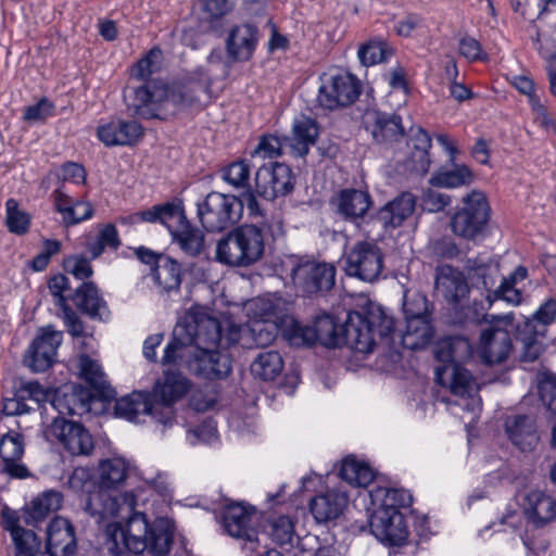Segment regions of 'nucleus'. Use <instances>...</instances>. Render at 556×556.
Returning <instances> with one entry per match:
<instances>
[{
	"label": "nucleus",
	"mask_w": 556,
	"mask_h": 556,
	"mask_svg": "<svg viewBox=\"0 0 556 556\" xmlns=\"http://www.w3.org/2000/svg\"><path fill=\"white\" fill-rule=\"evenodd\" d=\"M127 478V466L122 458L101 462L97 488L89 493L86 511L101 522L106 518L126 520L106 525L105 547L112 556H123L128 551L134 554L148 552L151 556H166L174 543V531L167 519L161 518L150 523L144 514L135 511L136 497L131 492H119Z\"/></svg>",
	"instance_id": "f257e3e1"
},
{
	"label": "nucleus",
	"mask_w": 556,
	"mask_h": 556,
	"mask_svg": "<svg viewBox=\"0 0 556 556\" xmlns=\"http://www.w3.org/2000/svg\"><path fill=\"white\" fill-rule=\"evenodd\" d=\"M314 328L318 342L327 348L346 344L352 350L368 354L377 344L376 334L381 341L389 342L394 330L393 318L380 306H370L366 314L351 312L343 326L336 324L330 315L316 317Z\"/></svg>",
	"instance_id": "f03ea898"
},
{
	"label": "nucleus",
	"mask_w": 556,
	"mask_h": 556,
	"mask_svg": "<svg viewBox=\"0 0 556 556\" xmlns=\"http://www.w3.org/2000/svg\"><path fill=\"white\" fill-rule=\"evenodd\" d=\"M220 323L205 313L190 314L179 320L173 331V339L166 345L162 365L177 363V353L190 354L192 351L228 348L226 334H222Z\"/></svg>",
	"instance_id": "7ed1b4c3"
},
{
	"label": "nucleus",
	"mask_w": 556,
	"mask_h": 556,
	"mask_svg": "<svg viewBox=\"0 0 556 556\" xmlns=\"http://www.w3.org/2000/svg\"><path fill=\"white\" fill-rule=\"evenodd\" d=\"M264 250L262 230L254 225H243L217 242L215 258L230 267H249L262 258Z\"/></svg>",
	"instance_id": "20e7f679"
},
{
	"label": "nucleus",
	"mask_w": 556,
	"mask_h": 556,
	"mask_svg": "<svg viewBox=\"0 0 556 556\" xmlns=\"http://www.w3.org/2000/svg\"><path fill=\"white\" fill-rule=\"evenodd\" d=\"M490 214L485 195L479 190H472L463 198L462 206L452 215L451 230L462 239L477 241L485 235Z\"/></svg>",
	"instance_id": "39448f33"
},
{
	"label": "nucleus",
	"mask_w": 556,
	"mask_h": 556,
	"mask_svg": "<svg viewBox=\"0 0 556 556\" xmlns=\"http://www.w3.org/2000/svg\"><path fill=\"white\" fill-rule=\"evenodd\" d=\"M243 211L240 198L219 192L208 193L198 203V217L207 231H223L237 224Z\"/></svg>",
	"instance_id": "423d86ee"
},
{
	"label": "nucleus",
	"mask_w": 556,
	"mask_h": 556,
	"mask_svg": "<svg viewBox=\"0 0 556 556\" xmlns=\"http://www.w3.org/2000/svg\"><path fill=\"white\" fill-rule=\"evenodd\" d=\"M435 380L446 389L469 412L480 409L481 400L478 396L480 384L476 377L460 364H446L435 369Z\"/></svg>",
	"instance_id": "0eeeda50"
},
{
	"label": "nucleus",
	"mask_w": 556,
	"mask_h": 556,
	"mask_svg": "<svg viewBox=\"0 0 556 556\" xmlns=\"http://www.w3.org/2000/svg\"><path fill=\"white\" fill-rule=\"evenodd\" d=\"M189 388L190 382L181 372L166 370L149 393L150 401L155 406V420L165 426L170 424L174 417L173 405L188 393Z\"/></svg>",
	"instance_id": "6e6552de"
},
{
	"label": "nucleus",
	"mask_w": 556,
	"mask_h": 556,
	"mask_svg": "<svg viewBox=\"0 0 556 556\" xmlns=\"http://www.w3.org/2000/svg\"><path fill=\"white\" fill-rule=\"evenodd\" d=\"M343 262L348 276L367 282L375 281L383 268V257L380 248L376 243L368 241L355 243L345 252Z\"/></svg>",
	"instance_id": "1a4fd4ad"
},
{
	"label": "nucleus",
	"mask_w": 556,
	"mask_h": 556,
	"mask_svg": "<svg viewBox=\"0 0 556 556\" xmlns=\"http://www.w3.org/2000/svg\"><path fill=\"white\" fill-rule=\"evenodd\" d=\"M292 281L301 285L307 292L329 291L334 286L336 268L331 264L303 261L290 257Z\"/></svg>",
	"instance_id": "9d476101"
},
{
	"label": "nucleus",
	"mask_w": 556,
	"mask_h": 556,
	"mask_svg": "<svg viewBox=\"0 0 556 556\" xmlns=\"http://www.w3.org/2000/svg\"><path fill=\"white\" fill-rule=\"evenodd\" d=\"M177 354L176 364H186L192 374L204 379H223L231 371L229 356L219 352L218 348Z\"/></svg>",
	"instance_id": "9b49d317"
},
{
	"label": "nucleus",
	"mask_w": 556,
	"mask_h": 556,
	"mask_svg": "<svg viewBox=\"0 0 556 556\" xmlns=\"http://www.w3.org/2000/svg\"><path fill=\"white\" fill-rule=\"evenodd\" d=\"M359 94V80L351 74H343L324 80L316 100L321 108L334 110L352 104Z\"/></svg>",
	"instance_id": "f8f14e48"
},
{
	"label": "nucleus",
	"mask_w": 556,
	"mask_h": 556,
	"mask_svg": "<svg viewBox=\"0 0 556 556\" xmlns=\"http://www.w3.org/2000/svg\"><path fill=\"white\" fill-rule=\"evenodd\" d=\"M293 187L294 177L286 164L273 162L261 166L256 172L255 192L268 201L290 193Z\"/></svg>",
	"instance_id": "ddd939ff"
},
{
	"label": "nucleus",
	"mask_w": 556,
	"mask_h": 556,
	"mask_svg": "<svg viewBox=\"0 0 556 556\" xmlns=\"http://www.w3.org/2000/svg\"><path fill=\"white\" fill-rule=\"evenodd\" d=\"M62 339V332L52 326L41 328L24 356L25 365L35 372L49 369L55 362Z\"/></svg>",
	"instance_id": "4468645a"
},
{
	"label": "nucleus",
	"mask_w": 556,
	"mask_h": 556,
	"mask_svg": "<svg viewBox=\"0 0 556 556\" xmlns=\"http://www.w3.org/2000/svg\"><path fill=\"white\" fill-rule=\"evenodd\" d=\"M46 433L48 438L62 443L73 455H89L93 450L92 437L80 424L56 417Z\"/></svg>",
	"instance_id": "2eb2a0df"
},
{
	"label": "nucleus",
	"mask_w": 556,
	"mask_h": 556,
	"mask_svg": "<svg viewBox=\"0 0 556 556\" xmlns=\"http://www.w3.org/2000/svg\"><path fill=\"white\" fill-rule=\"evenodd\" d=\"M260 520L261 515L254 507L241 503L228 505L223 514V525L227 533L249 542L258 541L256 527L260 525Z\"/></svg>",
	"instance_id": "dca6fc26"
},
{
	"label": "nucleus",
	"mask_w": 556,
	"mask_h": 556,
	"mask_svg": "<svg viewBox=\"0 0 556 556\" xmlns=\"http://www.w3.org/2000/svg\"><path fill=\"white\" fill-rule=\"evenodd\" d=\"M277 333L276 323L252 320L244 327L228 323L226 341L228 344L239 343L245 349L265 348L275 341Z\"/></svg>",
	"instance_id": "f3484780"
},
{
	"label": "nucleus",
	"mask_w": 556,
	"mask_h": 556,
	"mask_svg": "<svg viewBox=\"0 0 556 556\" xmlns=\"http://www.w3.org/2000/svg\"><path fill=\"white\" fill-rule=\"evenodd\" d=\"M371 533L389 545H402L408 535L405 520L400 510L377 508L369 521Z\"/></svg>",
	"instance_id": "a211bd4d"
},
{
	"label": "nucleus",
	"mask_w": 556,
	"mask_h": 556,
	"mask_svg": "<svg viewBox=\"0 0 556 556\" xmlns=\"http://www.w3.org/2000/svg\"><path fill=\"white\" fill-rule=\"evenodd\" d=\"M166 219L173 242L177 243L181 251L189 256H198L203 252L205 236L201 229L188 220L182 206L174 213L173 219L170 217Z\"/></svg>",
	"instance_id": "6ab92c4d"
},
{
	"label": "nucleus",
	"mask_w": 556,
	"mask_h": 556,
	"mask_svg": "<svg viewBox=\"0 0 556 556\" xmlns=\"http://www.w3.org/2000/svg\"><path fill=\"white\" fill-rule=\"evenodd\" d=\"M21 516L17 510L4 506L1 510V526L10 532L15 547V556H38L40 540L33 530L21 526Z\"/></svg>",
	"instance_id": "aec40b11"
},
{
	"label": "nucleus",
	"mask_w": 556,
	"mask_h": 556,
	"mask_svg": "<svg viewBox=\"0 0 556 556\" xmlns=\"http://www.w3.org/2000/svg\"><path fill=\"white\" fill-rule=\"evenodd\" d=\"M513 348V340L507 330L490 326L481 331L479 354L485 364L504 363L511 354Z\"/></svg>",
	"instance_id": "412c9836"
},
{
	"label": "nucleus",
	"mask_w": 556,
	"mask_h": 556,
	"mask_svg": "<svg viewBox=\"0 0 556 556\" xmlns=\"http://www.w3.org/2000/svg\"><path fill=\"white\" fill-rule=\"evenodd\" d=\"M47 551L51 556H75V528L67 519L54 517L50 521L47 529Z\"/></svg>",
	"instance_id": "4be33fe9"
},
{
	"label": "nucleus",
	"mask_w": 556,
	"mask_h": 556,
	"mask_svg": "<svg viewBox=\"0 0 556 556\" xmlns=\"http://www.w3.org/2000/svg\"><path fill=\"white\" fill-rule=\"evenodd\" d=\"M24 454V441L22 434L9 432L0 440V457L3 463V471L13 478L23 479L29 476V471L20 463Z\"/></svg>",
	"instance_id": "5701e85b"
},
{
	"label": "nucleus",
	"mask_w": 556,
	"mask_h": 556,
	"mask_svg": "<svg viewBox=\"0 0 556 556\" xmlns=\"http://www.w3.org/2000/svg\"><path fill=\"white\" fill-rule=\"evenodd\" d=\"M124 100L129 111L134 115L143 118L160 117L161 106L163 103H159V96L152 92L148 85H141L139 87H128L124 91Z\"/></svg>",
	"instance_id": "b1692460"
},
{
	"label": "nucleus",
	"mask_w": 556,
	"mask_h": 556,
	"mask_svg": "<svg viewBox=\"0 0 556 556\" xmlns=\"http://www.w3.org/2000/svg\"><path fill=\"white\" fill-rule=\"evenodd\" d=\"M105 146H131L142 136V127L136 121H111L97 130Z\"/></svg>",
	"instance_id": "393cba45"
},
{
	"label": "nucleus",
	"mask_w": 556,
	"mask_h": 556,
	"mask_svg": "<svg viewBox=\"0 0 556 556\" xmlns=\"http://www.w3.org/2000/svg\"><path fill=\"white\" fill-rule=\"evenodd\" d=\"M505 429L510 442L521 452L532 451L539 442L535 421L531 416H509Z\"/></svg>",
	"instance_id": "a878e982"
},
{
	"label": "nucleus",
	"mask_w": 556,
	"mask_h": 556,
	"mask_svg": "<svg viewBox=\"0 0 556 556\" xmlns=\"http://www.w3.org/2000/svg\"><path fill=\"white\" fill-rule=\"evenodd\" d=\"M258 41L257 28L252 24H242L231 29L227 39V52L233 61L244 62L251 59Z\"/></svg>",
	"instance_id": "bb28decb"
},
{
	"label": "nucleus",
	"mask_w": 556,
	"mask_h": 556,
	"mask_svg": "<svg viewBox=\"0 0 556 556\" xmlns=\"http://www.w3.org/2000/svg\"><path fill=\"white\" fill-rule=\"evenodd\" d=\"M62 504V494L58 491H47L35 497L21 511V522L27 526L37 527L50 514L56 511Z\"/></svg>",
	"instance_id": "cd10ccee"
},
{
	"label": "nucleus",
	"mask_w": 556,
	"mask_h": 556,
	"mask_svg": "<svg viewBox=\"0 0 556 556\" xmlns=\"http://www.w3.org/2000/svg\"><path fill=\"white\" fill-rule=\"evenodd\" d=\"M207 89V79L175 84L164 91L163 106L167 108L170 104L181 109L191 106L200 100V96L205 93Z\"/></svg>",
	"instance_id": "c85d7f7f"
},
{
	"label": "nucleus",
	"mask_w": 556,
	"mask_h": 556,
	"mask_svg": "<svg viewBox=\"0 0 556 556\" xmlns=\"http://www.w3.org/2000/svg\"><path fill=\"white\" fill-rule=\"evenodd\" d=\"M367 127L377 142H392L404 136L401 117L372 111L365 115Z\"/></svg>",
	"instance_id": "c756f323"
},
{
	"label": "nucleus",
	"mask_w": 556,
	"mask_h": 556,
	"mask_svg": "<svg viewBox=\"0 0 556 556\" xmlns=\"http://www.w3.org/2000/svg\"><path fill=\"white\" fill-rule=\"evenodd\" d=\"M415 207V195L410 192H403L381 207L377 218L384 228H396L414 213Z\"/></svg>",
	"instance_id": "7c9ffc66"
},
{
	"label": "nucleus",
	"mask_w": 556,
	"mask_h": 556,
	"mask_svg": "<svg viewBox=\"0 0 556 556\" xmlns=\"http://www.w3.org/2000/svg\"><path fill=\"white\" fill-rule=\"evenodd\" d=\"M525 513L538 528L556 518V501L542 491H531L525 498Z\"/></svg>",
	"instance_id": "2f4dec72"
},
{
	"label": "nucleus",
	"mask_w": 556,
	"mask_h": 556,
	"mask_svg": "<svg viewBox=\"0 0 556 556\" xmlns=\"http://www.w3.org/2000/svg\"><path fill=\"white\" fill-rule=\"evenodd\" d=\"M337 213L349 220H356L368 212L371 200L370 195L363 190L344 189L333 200Z\"/></svg>",
	"instance_id": "473e14b6"
},
{
	"label": "nucleus",
	"mask_w": 556,
	"mask_h": 556,
	"mask_svg": "<svg viewBox=\"0 0 556 556\" xmlns=\"http://www.w3.org/2000/svg\"><path fill=\"white\" fill-rule=\"evenodd\" d=\"M435 290L448 302H458L468 292L464 275L452 266H442L435 276Z\"/></svg>",
	"instance_id": "72a5a7b5"
},
{
	"label": "nucleus",
	"mask_w": 556,
	"mask_h": 556,
	"mask_svg": "<svg viewBox=\"0 0 556 556\" xmlns=\"http://www.w3.org/2000/svg\"><path fill=\"white\" fill-rule=\"evenodd\" d=\"M55 210L62 215L65 226L76 225L92 217L93 208L89 202L73 201L62 188L53 192Z\"/></svg>",
	"instance_id": "f704fd0d"
},
{
	"label": "nucleus",
	"mask_w": 556,
	"mask_h": 556,
	"mask_svg": "<svg viewBox=\"0 0 556 556\" xmlns=\"http://www.w3.org/2000/svg\"><path fill=\"white\" fill-rule=\"evenodd\" d=\"M318 126L309 117L296 118L292 127V137H287V146H290V153L294 156H304L308 153L309 147L316 142Z\"/></svg>",
	"instance_id": "c9c22d12"
},
{
	"label": "nucleus",
	"mask_w": 556,
	"mask_h": 556,
	"mask_svg": "<svg viewBox=\"0 0 556 556\" xmlns=\"http://www.w3.org/2000/svg\"><path fill=\"white\" fill-rule=\"evenodd\" d=\"M348 504V496L343 492L328 491L312 498L309 508L318 522L337 519Z\"/></svg>",
	"instance_id": "e433bc0d"
},
{
	"label": "nucleus",
	"mask_w": 556,
	"mask_h": 556,
	"mask_svg": "<svg viewBox=\"0 0 556 556\" xmlns=\"http://www.w3.org/2000/svg\"><path fill=\"white\" fill-rule=\"evenodd\" d=\"M154 405L147 392H132L116 401L115 415L129 421H137L140 415H151L155 419Z\"/></svg>",
	"instance_id": "4c0bfd02"
},
{
	"label": "nucleus",
	"mask_w": 556,
	"mask_h": 556,
	"mask_svg": "<svg viewBox=\"0 0 556 556\" xmlns=\"http://www.w3.org/2000/svg\"><path fill=\"white\" fill-rule=\"evenodd\" d=\"M405 321L406 327L402 334L403 346L412 351L426 348L433 338L430 318H413Z\"/></svg>",
	"instance_id": "58836bf2"
},
{
	"label": "nucleus",
	"mask_w": 556,
	"mask_h": 556,
	"mask_svg": "<svg viewBox=\"0 0 556 556\" xmlns=\"http://www.w3.org/2000/svg\"><path fill=\"white\" fill-rule=\"evenodd\" d=\"M74 304L91 317H102L106 311L105 303L99 295L93 282H83L72 296Z\"/></svg>",
	"instance_id": "ea45409f"
},
{
	"label": "nucleus",
	"mask_w": 556,
	"mask_h": 556,
	"mask_svg": "<svg viewBox=\"0 0 556 556\" xmlns=\"http://www.w3.org/2000/svg\"><path fill=\"white\" fill-rule=\"evenodd\" d=\"M251 374L264 381L275 380L283 369V361L277 351H264L252 362Z\"/></svg>",
	"instance_id": "a19ab883"
},
{
	"label": "nucleus",
	"mask_w": 556,
	"mask_h": 556,
	"mask_svg": "<svg viewBox=\"0 0 556 556\" xmlns=\"http://www.w3.org/2000/svg\"><path fill=\"white\" fill-rule=\"evenodd\" d=\"M475 175L466 165H455L450 169L437 172L429 180L430 185L440 188H458L472 184Z\"/></svg>",
	"instance_id": "79ce46f5"
},
{
	"label": "nucleus",
	"mask_w": 556,
	"mask_h": 556,
	"mask_svg": "<svg viewBox=\"0 0 556 556\" xmlns=\"http://www.w3.org/2000/svg\"><path fill=\"white\" fill-rule=\"evenodd\" d=\"M119 245L118 232L113 224L99 225L97 236L87 240V249L92 258H98L106 248L117 250Z\"/></svg>",
	"instance_id": "37998d69"
},
{
	"label": "nucleus",
	"mask_w": 556,
	"mask_h": 556,
	"mask_svg": "<svg viewBox=\"0 0 556 556\" xmlns=\"http://www.w3.org/2000/svg\"><path fill=\"white\" fill-rule=\"evenodd\" d=\"M264 533L280 546L293 545L295 536L294 522L288 516H278L269 519Z\"/></svg>",
	"instance_id": "c03bdc74"
},
{
	"label": "nucleus",
	"mask_w": 556,
	"mask_h": 556,
	"mask_svg": "<svg viewBox=\"0 0 556 556\" xmlns=\"http://www.w3.org/2000/svg\"><path fill=\"white\" fill-rule=\"evenodd\" d=\"M153 274L156 282L167 291L178 289L180 286V266L169 257L160 258L153 267Z\"/></svg>",
	"instance_id": "a18cd8bd"
},
{
	"label": "nucleus",
	"mask_w": 556,
	"mask_h": 556,
	"mask_svg": "<svg viewBox=\"0 0 556 556\" xmlns=\"http://www.w3.org/2000/svg\"><path fill=\"white\" fill-rule=\"evenodd\" d=\"M80 374L85 381L99 394L108 395L109 386L101 366L87 355L79 358Z\"/></svg>",
	"instance_id": "49530a36"
},
{
	"label": "nucleus",
	"mask_w": 556,
	"mask_h": 556,
	"mask_svg": "<svg viewBox=\"0 0 556 556\" xmlns=\"http://www.w3.org/2000/svg\"><path fill=\"white\" fill-rule=\"evenodd\" d=\"M532 321L526 323L520 331L518 341L521 344L520 359L522 362H534L542 353L543 343L538 339Z\"/></svg>",
	"instance_id": "de8ad7c7"
},
{
	"label": "nucleus",
	"mask_w": 556,
	"mask_h": 556,
	"mask_svg": "<svg viewBox=\"0 0 556 556\" xmlns=\"http://www.w3.org/2000/svg\"><path fill=\"white\" fill-rule=\"evenodd\" d=\"M5 225L10 232L25 235L30 225V215L20 207L15 199H9L5 203Z\"/></svg>",
	"instance_id": "09e8293b"
},
{
	"label": "nucleus",
	"mask_w": 556,
	"mask_h": 556,
	"mask_svg": "<svg viewBox=\"0 0 556 556\" xmlns=\"http://www.w3.org/2000/svg\"><path fill=\"white\" fill-rule=\"evenodd\" d=\"M251 309L255 315L254 320L278 323L283 316L282 303L273 299L258 298L251 302Z\"/></svg>",
	"instance_id": "8fccbe9b"
},
{
	"label": "nucleus",
	"mask_w": 556,
	"mask_h": 556,
	"mask_svg": "<svg viewBox=\"0 0 556 556\" xmlns=\"http://www.w3.org/2000/svg\"><path fill=\"white\" fill-rule=\"evenodd\" d=\"M405 320L413 318H430L427 298L419 292L406 291L403 301Z\"/></svg>",
	"instance_id": "3c124183"
},
{
	"label": "nucleus",
	"mask_w": 556,
	"mask_h": 556,
	"mask_svg": "<svg viewBox=\"0 0 556 556\" xmlns=\"http://www.w3.org/2000/svg\"><path fill=\"white\" fill-rule=\"evenodd\" d=\"M392 51L383 41H368L358 50V58L363 65L371 66L386 61Z\"/></svg>",
	"instance_id": "603ef678"
},
{
	"label": "nucleus",
	"mask_w": 556,
	"mask_h": 556,
	"mask_svg": "<svg viewBox=\"0 0 556 556\" xmlns=\"http://www.w3.org/2000/svg\"><path fill=\"white\" fill-rule=\"evenodd\" d=\"M181 204H175V203H166L163 205H155L150 210L142 211L139 213H136L130 218L134 220H143V222H160L162 223L166 228H168V222L167 217H170V219L174 218V213L180 208Z\"/></svg>",
	"instance_id": "864d4df0"
},
{
	"label": "nucleus",
	"mask_w": 556,
	"mask_h": 556,
	"mask_svg": "<svg viewBox=\"0 0 556 556\" xmlns=\"http://www.w3.org/2000/svg\"><path fill=\"white\" fill-rule=\"evenodd\" d=\"M501 278L500 268L496 264H482L472 269L471 279L480 281L481 286L488 291L486 300L492 303V291Z\"/></svg>",
	"instance_id": "5fc2aeb1"
},
{
	"label": "nucleus",
	"mask_w": 556,
	"mask_h": 556,
	"mask_svg": "<svg viewBox=\"0 0 556 556\" xmlns=\"http://www.w3.org/2000/svg\"><path fill=\"white\" fill-rule=\"evenodd\" d=\"M287 137L279 138L277 136H264L253 155H261L263 157L274 159L282 155L286 152L290 153V146H287Z\"/></svg>",
	"instance_id": "6e6d98bb"
},
{
	"label": "nucleus",
	"mask_w": 556,
	"mask_h": 556,
	"mask_svg": "<svg viewBox=\"0 0 556 556\" xmlns=\"http://www.w3.org/2000/svg\"><path fill=\"white\" fill-rule=\"evenodd\" d=\"M162 59V51L159 48H152L148 54L141 59L132 73V76L139 80H144L150 77L160 66Z\"/></svg>",
	"instance_id": "4d7b16f0"
},
{
	"label": "nucleus",
	"mask_w": 556,
	"mask_h": 556,
	"mask_svg": "<svg viewBox=\"0 0 556 556\" xmlns=\"http://www.w3.org/2000/svg\"><path fill=\"white\" fill-rule=\"evenodd\" d=\"M539 392L547 409L556 415V376L544 372L540 376Z\"/></svg>",
	"instance_id": "13d9d810"
},
{
	"label": "nucleus",
	"mask_w": 556,
	"mask_h": 556,
	"mask_svg": "<svg viewBox=\"0 0 556 556\" xmlns=\"http://www.w3.org/2000/svg\"><path fill=\"white\" fill-rule=\"evenodd\" d=\"M223 177L236 188L249 187L250 167L244 161L233 162L224 170Z\"/></svg>",
	"instance_id": "bf43d9fd"
},
{
	"label": "nucleus",
	"mask_w": 556,
	"mask_h": 556,
	"mask_svg": "<svg viewBox=\"0 0 556 556\" xmlns=\"http://www.w3.org/2000/svg\"><path fill=\"white\" fill-rule=\"evenodd\" d=\"M530 105L534 122L546 131H556V118L554 114L547 110L545 104L541 102L540 98L531 97Z\"/></svg>",
	"instance_id": "052dcab7"
},
{
	"label": "nucleus",
	"mask_w": 556,
	"mask_h": 556,
	"mask_svg": "<svg viewBox=\"0 0 556 556\" xmlns=\"http://www.w3.org/2000/svg\"><path fill=\"white\" fill-rule=\"evenodd\" d=\"M383 497L379 509H395L409 506L412 503V495L403 489H387L383 491Z\"/></svg>",
	"instance_id": "680f3d73"
},
{
	"label": "nucleus",
	"mask_w": 556,
	"mask_h": 556,
	"mask_svg": "<svg viewBox=\"0 0 556 556\" xmlns=\"http://www.w3.org/2000/svg\"><path fill=\"white\" fill-rule=\"evenodd\" d=\"M430 166L429 150H412L406 160V167L416 174L424 175Z\"/></svg>",
	"instance_id": "e2e57ef3"
},
{
	"label": "nucleus",
	"mask_w": 556,
	"mask_h": 556,
	"mask_svg": "<svg viewBox=\"0 0 556 556\" xmlns=\"http://www.w3.org/2000/svg\"><path fill=\"white\" fill-rule=\"evenodd\" d=\"M451 202L452 199L448 194L431 189L427 190L422 198L424 207L429 212H440L448 206Z\"/></svg>",
	"instance_id": "0e129e2a"
},
{
	"label": "nucleus",
	"mask_w": 556,
	"mask_h": 556,
	"mask_svg": "<svg viewBox=\"0 0 556 556\" xmlns=\"http://www.w3.org/2000/svg\"><path fill=\"white\" fill-rule=\"evenodd\" d=\"M498 299L518 305L522 301V292L515 285L501 280L500 286L492 291V302Z\"/></svg>",
	"instance_id": "69168bd1"
},
{
	"label": "nucleus",
	"mask_w": 556,
	"mask_h": 556,
	"mask_svg": "<svg viewBox=\"0 0 556 556\" xmlns=\"http://www.w3.org/2000/svg\"><path fill=\"white\" fill-rule=\"evenodd\" d=\"M458 51L460 55H463L470 62L486 59V55L483 53L480 42L470 36H466L460 39Z\"/></svg>",
	"instance_id": "338daca9"
},
{
	"label": "nucleus",
	"mask_w": 556,
	"mask_h": 556,
	"mask_svg": "<svg viewBox=\"0 0 556 556\" xmlns=\"http://www.w3.org/2000/svg\"><path fill=\"white\" fill-rule=\"evenodd\" d=\"M53 104L47 99L40 100L38 103L27 106L24 112V118L28 122H42L52 115Z\"/></svg>",
	"instance_id": "774afa93"
}]
</instances>
